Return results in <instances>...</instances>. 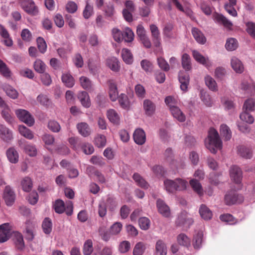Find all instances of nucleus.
<instances>
[{
	"label": "nucleus",
	"instance_id": "nucleus-1",
	"mask_svg": "<svg viewBox=\"0 0 255 255\" xmlns=\"http://www.w3.org/2000/svg\"><path fill=\"white\" fill-rule=\"evenodd\" d=\"M205 143L206 147L213 153H216L218 149L222 148V141L217 131L214 128H210Z\"/></svg>",
	"mask_w": 255,
	"mask_h": 255
},
{
	"label": "nucleus",
	"instance_id": "nucleus-2",
	"mask_svg": "<svg viewBox=\"0 0 255 255\" xmlns=\"http://www.w3.org/2000/svg\"><path fill=\"white\" fill-rule=\"evenodd\" d=\"M53 207L57 213L62 214L65 212L67 216H71L73 214V205L71 201H68L65 204L63 200L57 199L55 201Z\"/></svg>",
	"mask_w": 255,
	"mask_h": 255
},
{
	"label": "nucleus",
	"instance_id": "nucleus-3",
	"mask_svg": "<svg viewBox=\"0 0 255 255\" xmlns=\"http://www.w3.org/2000/svg\"><path fill=\"white\" fill-rule=\"evenodd\" d=\"M20 3L22 9L29 15L36 16L38 14V8L33 0H22Z\"/></svg>",
	"mask_w": 255,
	"mask_h": 255
},
{
	"label": "nucleus",
	"instance_id": "nucleus-4",
	"mask_svg": "<svg viewBox=\"0 0 255 255\" xmlns=\"http://www.w3.org/2000/svg\"><path fill=\"white\" fill-rule=\"evenodd\" d=\"M15 113L18 119L27 126L31 127L33 125L34 119L27 111L23 109H18L15 111Z\"/></svg>",
	"mask_w": 255,
	"mask_h": 255
},
{
	"label": "nucleus",
	"instance_id": "nucleus-5",
	"mask_svg": "<svg viewBox=\"0 0 255 255\" xmlns=\"http://www.w3.org/2000/svg\"><path fill=\"white\" fill-rule=\"evenodd\" d=\"M244 201V198L241 195L238 194L235 191H231L226 194L225 202L226 205H231L236 203H241Z\"/></svg>",
	"mask_w": 255,
	"mask_h": 255
},
{
	"label": "nucleus",
	"instance_id": "nucleus-6",
	"mask_svg": "<svg viewBox=\"0 0 255 255\" xmlns=\"http://www.w3.org/2000/svg\"><path fill=\"white\" fill-rule=\"evenodd\" d=\"M3 198L7 206H10L13 205L15 199V194L9 186H5L3 194Z\"/></svg>",
	"mask_w": 255,
	"mask_h": 255
},
{
	"label": "nucleus",
	"instance_id": "nucleus-7",
	"mask_svg": "<svg viewBox=\"0 0 255 255\" xmlns=\"http://www.w3.org/2000/svg\"><path fill=\"white\" fill-rule=\"evenodd\" d=\"M11 234V226L8 223L0 225V243L6 242Z\"/></svg>",
	"mask_w": 255,
	"mask_h": 255
},
{
	"label": "nucleus",
	"instance_id": "nucleus-8",
	"mask_svg": "<svg viewBox=\"0 0 255 255\" xmlns=\"http://www.w3.org/2000/svg\"><path fill=\"white\" fill-rule=\"evenodd\" d=\"M230 175L231 179L236 183L240 184L242 179V171L237 166H232L230 169Z\"/></svg>",
	"mask_w": 255,
	"mask_h": 255
},
{
	"label": "nucleus",
	"instance_id": "nucleus-9",
	"mask_svg": "<svg viewBox=\"0 0 255 255\" xmlns=\"http://www.w3.org/2000/svg\"><path fill=\"white\" fill-rule=\"evenodd\" d=\"M0 137L3 141L9 142L13 138L12 131L5 125L0 124Z\"/></svg>",
	"mask_w": 255,
	"mask_h": 255
},
{
	"label": "nucleus",
	"instance_id": "nucleus-10",
	"mask_svg": "<svg viewBox=\"0 0 255 255\" xmlns=\"http://www.w3.org/2000/svg\"><path fill=\"white\" fill-rule=\"evenodd\" d=\"M156 207L158 212L163 217L168 218L170 216V210L169 206L161 199L156 201Z\"/></svg>",
	"mask_w": 255,
	"mask_h": 255
},
{
	"label": "nucleus",
	"instance_id": "nucleus-11",
	"mask_svg": "<svg viewBox=\"0 0 255 255\" xmlns=\"http://www.w3.org/2000/svg\"><path fill=\"white\" fill-rule=\"evenodd\" d=\"M179 81L180 83V89L183 91H187L188 86L189 84V75L183 71H180L178 75Z\"/></svg>",
	"mask_w": 255,
	"mask_h": 255
},
{
	"label": "nucleus",
	"instance_id": "nucleus-12",
	"mask_svg": "<svg viewBox=\"0 0 255 255\" xmlns=\"http://www.w3.org/2000/svg\"><path fill=\"white\" fill-rule=\"evenodd\" d=\"M133 137L134 142L138 145H142L145 142V133L141 128H137L134 131Z\"/></svg>",
	"mask_w": 255,
	"mask_h": 255
},
{
	"label": "nucleus",
	"instance_id": "nucleus-13",
	"mask_svg": "<svg viewBox=\"0 0 255 255\" xmlns=\"http://www.w3.org/2000/svg\"><path fill=\"white\" fill-rule=\"evenodd\" d=\"M143 108L145 113L148 116L153 115L155 111V104L149 99H145L143 102Z\"/></svg>",
	"mask_w": 255,
	"mask_h": 255
},
{
	"label": "nucleus",
	"instance_id": "nucleus-14",
	"mask_svg": "<svg viewBox=\"0 0 255 255\" xmlns=\"http://www.w3.org/2000/svg\"><path fill=\"white\" fill-rule=\"evenodd\" d=\"M108 85L110 98L112 101L115 102L119 97L117 86L113 80H109L108 81Z\"/></svg>",
	"mask_w": 255,
	"mask_h": 255
},
{
	"label": "nucleus",
	"instance_id": "nucleus-15",
	"mask_svg": "<svg viewBox=\"0 0 255 255\" xmlns=\"http://www.w3.org/2000/svg\"><path fill=\"white\" fill-rule=\"evenodd\" d=\"M0 35L3 39V42L5 46L11 47L13 45V41L8 31L1 25H0Z\"/></svg>",
	"mask_w": 255,
	"mask_h": 255
},
{
	"label": "nucleus",
	"instance_id": "nucleus-16",
	"mask_svg": "<svg viewBox=\"0 0 255 255\" xmlns=\"http://www.w3.org/2000/svg\"><path fill=\"white\" fill-rule=\"evenodd\" d=\"M214 20L218 23L223 25L225 27L229 29H231L233 26L232 23L221 14H215Z\"/></svg>",
	"mask_w": 255,
	"mask_h": 255
},
{
	"label": "nucleus",
	"instance_id": "nucleus-17",
	"mask_svg": "<svg viewBox=\"0 0 255 255\" xmlns=\"http://www.w3.org/2000/svg\"><path fill=\"white\" fill-rule=\"evenodd\" d=\"M191 33L196 41L201 44H204L206 42V38L202 31L196 27H193Z\"/></svg>",
	"mask_w": 255,
	"mask_h": 255
},
{
	"label": "nucleus",
	"instance_id": "nucleus-18",
	"mask_svg": "<svg viewBox=\"0 0 255 255\" xmlns=\"http://www.w3.org/2000/svg\"><path fill=\"white\" fill-rule=\"evenodd\" d=\"M86 171L89 176L95 175L99 182L102 183H105L106 179L104 175L99 171L96 170L93 166H89L87 168Z\"/></svg>",
	"mask_w": 255,
	"mask_h": 255
},
{
	"label": "nucleus",
	"instance_id": "nucleus-19",
	"mask_svg": "<svg viewBox=\"0 0 255 255\" xmlns=\"http://www.w3.org/2000/svg\"><path fill=\"white\" fill-rule=\"evenodd\" d=\"M192 54L195 60L200 64L205 65L206 67L208 68L212 65L208 58L203 56L198 51L196 50H193L192 51Z\"/></svg>",
	"mask_w": 255,
	"mask_h": 255
},
{
	"label": "nucleus",
	"instance_id": "nucleus-20",
	"mask_svg": "<svg viewBox=\"0 0 255 255\" xmlns=\"http://www.w3.org/2000/svg\"><path fill=\"white\" fill-rule=\"evenodd\" d=\"M13 240L17 250L22 251L24 249L25 245L23 237L20 233L18 232L14 233Z\"/></svg>",
	"mask_w": 255,
	"mask_h": 255
},
{
	"label": "nucleus",
	"instance_id": "nucleus-21",
	"mask_svg": "<svg viewBox=\"0 0 255 255\" xmlns=\"http://www.w3.org/2000/svg\"><path fill=\"white\" fill-rule=\"evenodd\" d=\"M19 145L24 149L25 152L29 156H34L36 155L37 150L35 146L30 144H26L25 141L23 142L21 140L19 141Z\"/></svg>",
	"mask_w": 255,
	"mask_h": 255
},
{
	"label": "nucleus",
	"instance_id": "nucleus-22",
	"mask_svg": "<svg viewBox=\"0 0 255 255\" xmlns=\"http://www.w3.org/2000/svg\"><path fill=\"white\" fill-rule=\"evenodd\" d=\"M77 128L79 133L84 137L89 136L91 133V129L88 124L81 122L77 125Z\"/></svg>",
	"mask_w": 255,
	"mask_h": 255
},
{
	"label": "nucleus",
	"instance_id": "nucleus-23",
	"mask_svg": "<svg viewBox=\"0 0 255 255\" xmlns=\"http://www.w3.org/2000/svg\"><path fill=\"white\" fill-rule=\"evenodd\" d=\"M231 64L232 68L236 73L241 74L244 72V65L238 58L235 57H233L231 61Z\"/></svg>",
	"mask_w": 255,
	"mask_h": 255
},
{
	"label": "nucleus",
	"instance_id": "nucleus-24",
	"mask_svg": "<svg viewBox=\"0 0 255 255\" xmlns=\"http://www.w3.org/2000/svg\"><path fill=\"white\" fill-rule=\"evenodd\" d=\"M170 110L174 118H176L178 121L183 122L185 121V116L178 107L175 106H171Z\"/></svg>",
	"mask_w": 255,
	"mask_h": 255
},
{
	"label": "nucleus",
	"instance_id": "nucleus-25",
	"mask_svg": "<svg viewBox=\"0 0 255 255\" xmlns=\"http://www.w3.org/2000/svg\"><path fill=\"white\" fill-rule=\"evenodd\" d=\"M132 178L136 183V185L142 188L146 189L149 187L148 183L145 179L137 173H135L132 176Z\"/></svg>",
	"mask_w": 255,
	"mask_h": 255
},
{
	"label": "nucleus",
	"instance_id": "nucleus-26",
	"mask_svg": "<svg viewBox=\"0 0 255 255\" xmlns=\"http://www.w3.org/2000/svg\"><path fill=\"white\" fill-rule=\"evenodd\" d=\"M2 109L1 112L2 117L7 123L11 124L14 121V119L11 116V112L10 108L8 106H7Z\"/></svg>",
	"mask_w": 255,
	"mask_h": 255
},
{
	"label": "nucleus",
	"instance_id": "nucleus-27",
	"mask_svg": "<svg viewBox=\"0 0 255 255\" xmlns=\"http://www.w3.org/2000/svg\"><path fill=\"white\" fill-rule=\"evenodd\" d=\"M78 98L82 105L85 108H89L91 105L89 96L86 91H82L78 94Z\"/></svg>",
	"mask_w": 255,
	"mask_h": 255
},
{
	"label": "nucleus",
	"instance_id": "nucleus-28",
	"mask_svg": "<svg viewBox=\"0 0 255 255\" xmlns=\"http://www.w3.org/2000/svg\"><path fill=\"white\" fill-rule=\"evenodd\" d=\"M199 213L201 217L206 220L211 219L213 215L212 211L204 204L201 205L199 209Z\"/></svg>",
	"mask_w": 255,
	"mask_h": 255
},
{
	"label": "nucleus",
	"instance_id": "nucleus-29",
	"mask_svg": "<svg viewBox=\"0 0 255 255\" xmlns=\"http://www.w3.org/2000/svg\"><path fill=\"white\" fill-rule=\"evenodd\" d=\"M6 155L10 162L15 163L18 162V154L14 148H9L6 151Z\"/></svg>",
	"mask_w": 255,
	"mask_h": 255
},
{
	"label": "nucleus",
	"instance_id": "nucleus-30",
	"mask_svg": "<svg viewBox=\"0 0 255 255\" xmlns=\"http://www.w3.org/2000/svg\"><path fill=\"white\" fill-rule=\"evenodd\" d=\"M164 185L165 190L169 193H174L177 191L176 179L174 180L165 179L164 181Z\"/></svg>",
	"mask_w": 255,
	"mask_h": 255
},
{
	"label": "nucleus",
	"instance_id": "nucleus-31",
	"mask_svg": "<svg viewBox=\"0 0 255 255\" xmlns=\"http://www.w3.org/2000/svg\"><path fill=\"white\" fill-rule=\"evenodd\" d=\"M181 64L182 68L186 71H188L192 69V64L190 56L187 53L182 55L181 58Z\"/></svg>",
	"mask_w": 255,
	"mask_h": 255
},
{
	"label": "nucleus",
	"instance_id": "nucleus-32",
	"mask_svg": "<svg viewBox=\"0 0 255 255\" xmlns=\"http://www.w3.org/2000/svg\"><path fill=\"white\" fill-rule=\"evenodd\" d=\"M238 153L240 156L247 159L251 158L253 155L251 149L243 145L238 147Z\"/></svg>",
	"mask_w": 255,
	"mask_h": 255
},
{
	"label": "nucleus",
	"instance_id": "nucleus-33",
	"mask_svg": "<svg viewBox=\"0 0 255 255\" xmlns=\"http://www.w3.org/2000/svg\"><path fill=\"white\" fill-rule=\"evenodd\" d=\"M107 115L108 118L111 122L116 125L119 124L120 118L119 114L115 110L113 109L108 110Z\"/></svg>",
	"mask_w": 255,
	"mask_h": 255
},
{
	"label": "nucleus",
	"instance_id": "nucleus-34",
	"mask_svg": "<svg viewBox=\"0 0 255 255\" xmlns=\"http://www.w3.org/2000/svg\"><path fill=\"white\" fill-rule=\"evenodd\" d=\"M107 66L113 71L117 72L120 70L118 60L115 57L108 58L106 60Z\"/></svg>",
	"mask_w": 255,
	"mask_h": 255
},
{
	"label": "nucleus",
	"instance_id": "nucleus-35",
	"mask_svg": "<svg viewBox=\"0 0 255 255\" xmlns=\"http://www.w3.org/2000/svg\"><path fill=\"white\" fill-rule=\"evenodd\" d=\"M62 81L68 88L72 87L75 84V80L72 76L69 73H64L62 76Z\"/></svg>",
	"mask_w": 255,
	"mask_h": 255
},
{
	"label": "nucleus",
	"instance_id": "nucleus-36",
	"mask_svg": "<svg viewBox=\"0 0 255 255\" xmlns=\"http://www.w3.org/2000/svg\"><path fill=\"white\" fill-rule=\"evenodd\" d=\"M119 103L121 107L126 110H128L130 107V103L128 98L125 94H121L118 98Z\"/></svg>",
	"mask_w": 255,
	"mask_h": 255
},
{
	"label": "nucleus",
	"instance_id": "nucleus-37",
	"mask_svg": "<svg viewBox=\"0 0 255 255\" xmlns=\"http://www.w3.org/2000/svg\"><path fill=\"white\" fill-rule=\"evenodd\" d=\"M190 184L193 190L199 196L203 195V190L200 182L195 179H192L190 181Z\"/></svg>",
	"mask_w": 255,
	"mask_h": 255
},
{
	"label": "nucleus",
	"instance_id": "nucleus-38",
	"mask_svg": "<svg viewBox=\"0 0 255 255\" xmlns=\"http://www.w3.org/2000/svg\"><path fill=\"white\" fill-rule=\"evenodd\" d=\"M122 57L124 61L127 64H131L133 61V56L129 50L123 48L122 50Z\"/></svg>",
	"mask_w": 255,
	"mask_h": 255
},
{
	"label": "nucleus",
	"instance_id": "nucleus-39",
	"mask_svg": "<svg viewBox=\"0 0 255 255\" xmlns=\"http://www.w3.org/2000/svg\"><path fill=\"white\" fill-rule=\"evenodd\" d=\"M42 227L43 231L45 234H50L52 229L51 220L49 218H45L42 222Z\"/></svg>",
	"mask_w": 255,
	"mask_h": 255
},
{
	"label": "nucleus",
	"instance_id": "nucleus-40",
	"mask_svg": "<svg viewBox=\"0 0 255 255\" xmlns=\"http://www.w3.org/2000/svg\"><path fill=\"white\" fill-rule=\"evenodd\" d=\"M155 249L156 255H166V247L162 241L159 240L156 242Z\"/></svg>",
	"mask_w": 255,
	"mask_h": 255
},
{
	"label": "nucleus",
	"instance_id": "nucleus-41",
	"mask_svg": "<svg viewBox=\"0 0 255 255\" xmlns=\"http://www.w3.org/2000/svg\"><path fill=\"white\" fill-rule=\"evenodd\" d=\"M18 130L21 135L28 139H32L34 137L32 131L24 126H19Z\"/></svg>",
	"mask_w": 255,
	"mask_h": 255
},
{
	"label": "nucleus",
	"instance_id": "nucleus-42",
	"mask_svg": "<svg viewBox=\"0 0 255 255\" xmlns=\"http://www.w3.org/2000/svg\"><path fill=\"white\" fill-rule=\"evenodd\" d=\"M34 70L39 73H43L46 68L45 64L40 59H36L33 64Z\"/></svg>",
	"mask_w": 255,
	"mask_h": 255
},
{
	"label": "nucleus",
	"instance_id": "nucleus-43",
	"mask_svg": "<svg viewBox=\"0 0 255 255\" xmlns=\"http://www.w3.org/2000/svg\"><path fill=\"white\" fill-rule=\"evenodd\" d=\"M205 83L209 89L213 91L218 90V86L215 80L211 76H207L205 78Z\"/></svg>",
	"mask_w": 255,
	"mask_h": 255
},
{
	"label": "nucleus",
	"instance_id": "nucleus-44",
	"mask_svg": "<svg viewBox=\"0 0 255 255\" xmlns=\"http://www.w3.org/2000/svg\"><path fill=\"white\" fill-rule=\"evenodd\" d=\"M220 133L227 140H230L232 137L231 131L226 125L222 124L221 125Z\"/></svg>",
	"mask_w": 255,
	"mask_h": 255
},
{
	"label": "nucleus",
	"instance_id": "nucleus-45",
	"mask_svg": "<svg viewBox=\"0 0 255 255\" xmlns=\"http://www.w3.org/2000/svg\"><path fill=\"white\" fill-rule=\"evenodd\" d=\"M79 81L82 87L87 90H90L92 88L91 81L87 77L82 76L79 79Z\"/></svg>",
	"mask_w": 255,
	"mask_h": 255
},
{
	"label": "nucleus",
	"instance_id": "nucleus-46",
	"mask_svg": "<svg viewBox=\"0 0 255 255\" xmlns=\"http://www.w3.org/2000/svg\"><path fill=\"white\" fill-rule=\"evenodd\" d=\"M177 240L178 244L181 246L188 247L190 245V239L184 234H179Z\"/></svg>",
	"mask_w": 255,
	"mask_h": 255
},
{
	"label": "nucleus",
	"instance_id": "nucleus-47",
	"mask_svg": "<svg viewBox=\"0 0 255 255\" xmlns=\"http://www.w3.org/2000/svg\"><path fill=\"white\" fill-rule=\"evenodd\" d=\"M203 233L202 232L197 233L193 238V245L196 249L200 248L203 241Z\"/></svg>",
	"mask_w": 255,
	"mask_h": 255
},
{
	"label": "nucleus",
	"instance_id": "nucleus-48",
	"mask_svg": "<svg viewBox=\"0 0 255 255\" xmlns=\"http://www.w3.org/2000/svg\"><path fill=\"white\" fill-rule=\"evenodd\" d=\"M21 184L23 191H30L32 187V183L31 179L28 177H24L21 181Z\"/></svg>",
	"mask_w": 255,
	"mask_h": 255
},
{
	"label": "nucleus",
	"instance_id": "nucleus-49",
	"mask_svg": "<svg viewBox=\"0 0 255 255\" xmlns=\"http://www.w3.org/2000/svg\"><path fill=\"white\" fill-rule=\"evenodd\" d=\"M82 142L81 140L77 137H72L69 139V142L72 147L77 152L80 151V146Z\"/></svg>",
	"mask_w": 255,
	"mask_h": 255
},
{
	"label": "nucleus",
	"instance_id": "nucleus-50",
	"mask_svg": "<svg viewBox=\"0 0 255 255\" xmlns=\"http://www.w3.org/2000/svg\"><path fill=\"white\" fill-rule=\"evenodd\" d=\"M238 43L237 40L234 38L228 39L225 44V47L228 51H233L238 47Z\"/></svg>",
	"mask_w": 255,
	"mask_h": 255
},
{
	"label": "nucleus",
	"instance_id": "nucleus-51",
	"mask_svg": "<svg viewBox=\"0 0 255 255\" xmlns=\"http://www.w3.org/2000/svg\"><path fill=\"white\" fill-rule=\"evenodd\" d=\"M0 73L5 78H9L11 76V72L6 64L0 59Z\"/></svg>",
	"mask_w": 255,
	"mask_h": 255
},
{
	"label": "nucleus",
	"instance_id": "nucleus-52",
	"mask_svg": "<svg viewBox=\"0 0 255 255\" xmlns=\"http://www.w3.org/2000/svg\"><path fill=\"white\" fill-rule=\"evenodd\" d=\"M93 251V242L91 240H87L83 246V252L84 255H90Z\"/></svg>",
	"mask_w": 255,
	"mask_h": 255
},
{
	"label": "nucleus",
	"instance_id": "nucleus-53",
	"mask_svg": "<svg viewBox=\"0 0 255 255\" xmlns=\"http://www.w3.org/2000/svg\"><path fill=\"white\" fill-rule=\"evenodd\" d=\"M82 150L83 152L87 155L91 154L94 151L93 146L90 143L82 142L80 146V150Z\"/></svg>",
	"mask_w": 255,
	"mask_h": 255
},
{
	"label": "nucleus",
	"instance_id": "nucleus-54",
	"mask_svg": "<svg viewBox=\"0 0 255 255\" xmlns=\"http://www.w3.org/2000/svg\"><path fill=\"white\" fill-rule=\"evenodd\" d=\"M124 39L127 42H131L134 38V33L129 27H126L123 32Z\"/></svg>",
	"mask_w": 255,
	"mask_h": 255
},
{
	"label": "nucleus",
	"instance_id": "nucleus-55",
	"mask_svg": "<svg viewBox=\"0 0 255 255\" xmlns=\"http://www.w3.org/2000/svg\"><path fill=\"white\" fill-rule=\"evenodd\" d=\"M220 219L222 221L227 222L230 225L235 224L237 222V220L229 214L221 215Z\"/></svg>",
	"mask_w": 255,
	"mask_h": 255
},
{
	"label": "nucleus",
	"instance_id": "nucleus-56",
	"mask_svg": "<svg viewBox=\"0 0 255 255\" xmlns=\"http://www.w3.org/2000/svg\"><path fill=\"white\" fill-rule=\"evenodd\" d=\"M48 128L53 132H58L61 130L60 124L56 121L50 120L48 123Z\"/></svg>",
	"mask_w": 255,
	"mask_h": 255
},
{
	"label": "nucleus",
	"instance_id": "nucleus-57",
	"mask_svg": "<svg viewBox=\"0 0 255 255\" xmlns=\"http://www.w3.org/2000/svg\"><path fill=\"white\" fill-rule=\"evenodd\" d=\"M240 118L242 121L250 124H253L254 122V117L247 111L241 114Z\"/></svg>",
	"mask_w": 255,
	"mask_h": 255
},
{
	"label": "nucleus",
	"instance_id": "nucleus-58",
	"mask_svg": "<svg viewBox=\"0 0 255 255\" xmlns=\"http://www.w3.org/2000/svg\"><path fill=\"white\" fill-rule=\"evenodd\" d=\"M6 95L10 98L15 99L17 98L18 94L16 90L12 87L6 86L4 89Z\"/></svg>",
	"mask_w": 255,
	"mask_h": 255
},
{
	"label": "nucleus",
	"instance_id": "nucleus-59",
	"mask_svg": "<svg viewBox=\"0 0 255 255\" xmlns=\"http://www.w3.org/2000/svg\"><path fill=\"white\" fill-rule=\"evenodd\" d=\"M95 144L98 147H102L106 144V138L103 135H98L95 138Z\"/></svg>",
	"mask_w": 255,
	"mask_h": 255
},
{
	"label": "nucleus",
	"instance_id": "nucleus-60",
	"mask_svg": "<svg viewBox=\"0 0 255 255\" xmlns=\"http://www.w3.org/2000/svg\"><path fill=\"white\" fill-rule=\"evenodd\" d=\"M37 47L41 53H44L47 50V45L44 39L41 37L37 39Z\"/></svg>",
	"mask_w": 255,
	"mask_h": 255
},
{
	"label": "nucleus",
	"instance_id": "nucleus-61",
	"mask_svg": "<svg viewBox=\"0 0 255 255\" xmlns=\"http://www.w3.org/2000/svg\"><path fill=\"white\" fill-rule=\"evenodd\" d=\"M150 220L146 217H142L139 219L138 224L142 230H146L149 228Z\"/></svg>",
	"mask_w": 255,
	"mask_h": 255
},
{
	"label": "nucleus",
	"instance_id": "nucleus-62",
	"mask_svg": "<svg viewBox=\"0 0 255 255\" xmlns=\"http://www.w3.org/2000/svg\"><path fill=\"white\" fill-rule=\"evenodd\" d=\"M255 108V100L250 99L246 101L244 105V109L247 112L253 111Z\"/></svg>",
	"mask_w": 255,
	"mask_h": 255
},
{
	"label": "nucleus",
	"instance_id": "nucleus-63",
	"mask_svg": "<svg viewBox=\"0 0 255 255\" xmlns=\"http://www.w3.org/2000/svg\"><path fill=\"white\" fill-rule=\"evenodd\" d=\"M145 250L144 245L141 242H139L135 246L133 251V255H142Z\"/></svg>",
	"mask_w": 255,
	"mask_h": 255
},
{
	"label": "nucleus",
	"instance_id": "nucleus-64",
	"mask_svg": "<svg viewBox=\"0 0 255 255\" xmlns=\"http://www.w3.org/2000/svg\"><path fill=\"white\" fill-rule=\"evenodd\" d=\"M113 36L117 42H121L124 39V33L117 28H114L112 30Z\"/></svg>",
	"mask_w": 255,
	"mask_h": 255
}]
</instances>
